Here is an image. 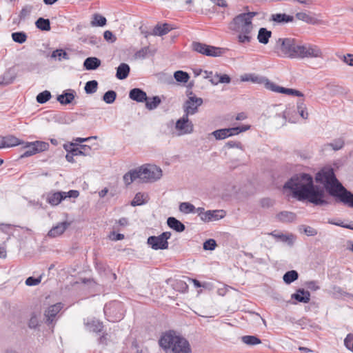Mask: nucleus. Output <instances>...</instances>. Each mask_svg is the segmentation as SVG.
I'll use <instances>...</instances> for the list:
<instances>
[{
	"label": "nucleus",
	"mask_w": 353,
	"mask_h": 353,
	"mask_svg": "<svg viewBox=\"0 0 353 353\" xmlns=\"http://www.w3.org/2000/svg\"><path fill=\"white\" fill-rule=\"evenodd\" d=\"M192 49L208 57H219L222 54V49L221 48L208 46L200 42H193L192 44Z\"/></svg>",
	"instance_id": "7"
},
{
	"label": "nucleus",
	"mask_w": 353,
	"mask_h": 353,
	"mask_svg": "<svg viewBox=\"0 0 353 353\" xmlns=\"http://www.w3.org/2000/svg\"><path fill=\"white\" fill-rule=\"evenodd\" d=\"M179 335L176 334L174 331L170 330L164 333L160 338L159 343L161 347H162L166 352H170L171 353L172 349L175 345L174 341L177 339Z\"/></svg>",
	"instance_id": "11"
},
{
	"label": "nucleus",
	"mask_w": 353,
	"mask_h": 353,
	"mask_svg": "<svg viewBox=\"0 0 353 353\" xmlns=\"http://www.w3.org/2000/svg\"><path fill=\"white\" fill-rule=\"evenodd\" d=\"M171 237V232H164L159 236L148 237L147 243L154 250H165L168 248V240Z\"/></svg>",
	"instance_id": "6"
},
{
	"label": "nucleus",
	"mask_w": 353,
	"mask_h": 353,
	"mask_svg": "<svg viewBox=\"0 0 353 353\" xmlns=\"http://www.w3.org/2000/svg\"><path fill=\"white\" fill-rule=\"evenodd\" d=\"M242 341L248 345H255L260 344L261 341L256 336L246 335L241 337Z\"/></svg>",
	"instance_id": "42"
},
{
	"label": "nucleus",
	"mask_w": 353,
	"mask_h": 353,
	"mask_svg": "<svg viewBox=\"0 0 353 353\" xmlns=\"http://www.w3.org/2000/svg\"><path fill=\"white\" fill-rule=\"evenodd\" d=\"M265 87L272 92H279L281 88V86L275 84L274 83L270 81L268 79L266 78V81L264 83Z\"/></svg>",
	"instance_id": "57"
},
{
	"label": "nucleus",
	"mask_w": 353,
	"mask_h": 353,
	"mask_svg": "<svg viewBox=\"0 0 353 353\" xmlns=\"http://www.w3.org/2000/svg\"><path fill=\"white\" fill-rule=\"evenodd\" d=\"M241 80L243 81H252L258 84H264L265 81H266V78L261 76L250 74L242 77Z\"/></svg>",
	"instance_id": "30"
},
{
	"label": "nucleus",
	"mask_w": 353,
	"mask_h": 353,
	"mask_svg": "<svg viewBox=\"0 0 353 353\" xmlns=\"http://www.w3.org/2000/svg\"><path fill=\"white\" fill-rule=\"evenodd\" d=\"M172 29V28L171 27V25L169 23H158L153 28L151 34L154 36H163L168 34Z\"/></svg>",
	"instance_id": "22"
},
{
	"label": "nucleus",
	"mask_w": 353,
	"mask_h": 353,
	"mask_svg": "<svg viewBox=\"0 0 353 353\" xmlns=\"http://www.w3.org/2000/svg\"><path fill=\"white\" fill-rule=\"evenodd\" d=\"M315 179L316 182L323 184L327 192L339 201L348 191L336 179L332 168L319 172Z\"/></svg>",
	"instance_id": "3"
},
{
	"label": "nucleus",
	"mask_w": 353,
	"mask_h": 353,
	"mask_svg": "<svg viewBox=\"0 0 353 353\" xmlns=\"http://www.w3.org/2000/svg\"><path fill=\"white\" fill-rule=\"evenodd\" d=\"M76 96V92L74 90H68L59 95L57 100L61 105H68L72 102Z\"/></svg>",
	"instance_id": "19"
},
{
	"label": "nucleus",
	"mask_w": 353,
	"mask_h": 353,
	"mask_svg": "<svg viewBox=\"0 0 353 353\" xmlns=\"http://www.w3.org/2000/svg\"><path fill=\"white\" fill-rule=\"evenodd\" d=\"M65 199H66L65 192H49L47 196V201L52 205H59Z\"/></svg>",
	"instance_id": "16"
},
{
	"label": "nucleus",
	"mask_w": 353,
	"mask_h": 353,
	"mask_svg": "<svg viewBox=\"0 0 353 353\" xmlns=\"http://www.w3.org/2000/svg\"><path fill=\"white\" fill-rule=\"evenodd\" d=\"M299 278V274L296 270H290L285 272L283 279L286 284H290Z\"/></svg>",
	"instance_id": "39"
},
{
	"label": "nucleus",
	"mask_w": 353,
	"mask_h": 353,
	"mask_svg": "<svg viewBox=\"0 0 353 353\" xmlns=\"http://www.w3.org/2000/svg\"><path fill=\"white\" fill-rule=\"evenodd\" d=\"M344 145V141L343 139L339 138L333 141V142L327 144V146L331 147L334 150H339Z\"/></svg>",
	"instance_id": "56"
},
{
	"label": "nucleus",
	"mask_w": 353,
	"mask_h": 353,
	"mask_svg": "<svg viewBox=\"0 0 353 353\" xmlns=\"http://www.w3.org/2000/svg\"><path fill=\"white\" fill-rule=\"evenodd\" d=\"M140 175L139 169L131 170L125 173L123 177V181L126 185H130L134 181L139 179Z\"/></svg>",
	"instance_id": "27"
},
{
	"label": "nucleus",
	"mask_w": 353,
	"mask_h": 353,
	"mask_svg": "<svg viewBox=\"0 0 353 353\" xmlns=\"http://www.w3.org/2000/svg\"><path fill=\"white\" fill-rule=\"evenodd\" d=\"M225 216L224 210H208L201 215V220L204 221H212L223 219Z\"/></svg>",
	"instance_id": "15"
},
{
	"label": "nucleus",
	"mask_w": 353,
	"mask_h": 353,
	"mask_svg": "<svg viewBox=\"0 0 353 353\" xmlns=\"http://www.w3.org/2000/svg\"><path fill=\"white\" fill-rule=\"evenodd\" d=\"M303 228L305 234L309 236H313L317 234V230L310 226L301 225Z\"/></svg>",
	"instance_id": "61"
},
{
	"label": "nucleus",
	"mask_w": 353,
	"mask_h": 353,
	"mask_svg": "<svg viewBox=\"0 0 353 353\" xmlns=\"http://www.w3.org/2000/svg\"><path fill=\"white\" fill-rule=\"evenodd\" d=\"M270 234L276 239H280L283 242H287L290 246L294 243V236L292 234L285 235L281 233L276 234L275 231L271 232Z\"/></svg>",
	"instance_id": "34"
},
{
	"label": "nucleus",
	"mask_w": 353,
	"mask_h": 353,
	"mask_svg": "<svg viewBox=\"0 0 353 353\" xmlns=\"http://www.w3.org/2000/svg\"><path fill=\"white\" fill-rule=\"evenodd\" d=\"M17 77V74L12 68H9L0 77V85H8L13 83Z\"/></svg>",
	"instance_id": "21"
},
{
	"label": "nucleus",
	"mask_w": 353,
	"mask_h": 353,
	"mask_svg": "<svg viewBox=\"0 0 353 353\" xmlns=\"http://www.w3.org/2000/svg\"><path fill=\"white\" fill-rule=\"evenodd\" d=\"M175 129L177 131L176 136L191 134L194 131V125L186 115H183L175 123Z\"/></svg>",
	"instance_id": "8"
},
{
	"label": "nucleus",
	"mask_w": 353,
	"mask_h": 353,
	"mask_svg": "<svg viewBox=\"0 0 353 353\" xmlns=\"http://www.w3.org/2000/svg\"><path fill=\"white\" fill-rule=\"evenodd\" d=\"M63 148L67 152H72L73 154L82 156H91L92 148L87 145H78L76 143H68L63 145Z\"/></svg>",
	"instance_id": "10"
},
{
	"label": "nucleus",
	"mask_w": 353,
	"mask_h": 353,
	"mask_svg": "<svg viewBox=\"0 0 353 353\" xmlns=\"http://www.w3.org/2000/svg\"><path fill=\"white\" fill-rule=\"evenodd\" d=\"M296 17L299 20L305 21L309 24L314 25V24H316L318 23V19H316V18H314L312 16H310L309 14H307L305 12H297L296 14Z\"/></svg>",
	"instance_id": "36"
},
{
	"label": "nucleus",
	"mask_w": 353,
	"mask_h": 353,
	"mask_svg": "<svg viewBox=\"0 0 353 353\" xmlns=\"http://www.w3.org/2000/svg\"><path fill=\"white\" fill-rule=\"evenodd\" d=\"M39 325V317L34 312L32 313L30 319H29L28 325L30 329H35Z\"/></svg>",
	"instance_id": "55"
},
{
	"label": "nucleus",
	"mask_w": 353,
	"mask_h": 353,
	"mask_svg": "<svg viewBox=\"0 0 353 353\" xmlns=\"http://www.w3.org/2000/svg\"><path fill=\"white\" fill-rule=\"evenodd\" d=\"M296 108L297 111L299 115L304 119H307L308 118V112L307 111L306 105L304 103L303 99H299L296 102Z\"/></svg>",
	"instance_id": "38"
},
{
	"label": "nucleus",
	"mask_w": 353,
	"mask_h": 353,
	"mask_svg": "<svg viewBox=\"0 0 353 353\" xmlns=\"http://www.w3.org/2000/svg\"><path fill=\"white\" fill-rule=\"evenodd\" d=\"M333 293L336 297H339V296H350V294L344 290L340 287L334 286L333 288Z\"/></svg>",
	"instance_id": "62"
},
{
	"label": "nucleus",
	"mask_w": 353,
	"mask_h": 353,
	"mask_svg": "<svg viewBox=\"0 0 353 353\" xmlns=\"http://www.w3.org/2000/svg\"><path fill=\"white\" fill-rule=\"evenodd\" d=\"M116 98L117 93L114 90H108L103 96V100L108 104L113 103Z\"/></svg>",
	"instance_id": "48"
},
{
	"label": "nucleus",
	"mask_w": 353,
	"mask_h": 353,
	"mask_svg": "<svg viewBox=\"0 0 353 353\" xmlns=\"http://www.w3.org/2000/svg\"><path fill=\"white\" fill-rule=\"evenodd\" d=\"M69 225L70 223L67 221L59 223L56 226L52 228L48 232V235L50 237H57L62 234Z\"/></svg>",
	"instance_id": "20"
},
{
	"label": "nucleus",
	"mask_w": 353,
	"mask_h": 353,
	"mask_svg": "<svg viewBox=\"0 0 353 353\" xmlns=\"http://www.w3.org/2000/svg\"><path fill=\"white\" fill-rule=\"evenodd\" d=\"M340 202L349 207L353 208V194L348 190L344 196H342Z\"/></svg>",
	"instance_id": "52"
},
{
	"label": "nucleus",
	"mask_w": 353,
	"mask_h": 353,
	"mask_svg": "<svg viewBox=\"0 0 353 353\" xmlns=\"http://www.w3.org/2000/svg\"><path fill=\"white\" fill-rule=\"evenodd\" d=\"M283 188L290 190L293 196L299 201L307 200L316 205L327 204L324 199V190L314 185L313 178L309 174L301 173L294 175L285 183Z\"/></svg>",
	"instance_id": "1"
},
{
	"label": "nucleus",
	"mask_w": 353,
	"mask_h": 353,
	"mask_svg": "<svg viewBox=\"0 0 353 353\" xmlns=\"http://www.w3.org/2000/svg\"><path fill=\"white\" fill-rule=\"evenodd\" d=\"M256 15V12L241 13L229 23V28L239 34L237 38L239 43H248L251 41V33L254 29L252 19Z\"/></svg>",
	"instance_id": "2"
},
{
	"label": "nucleus",
	"mask_w": 353,
	"mask_h": 353,
	"mask_svg": "<svg viewBox=\"0 0 353 353\" xmlns=\"http://www.w3.org/2000/svg\"><path fill=\"white\" fill-rule=\"evenodd\" d=\"M271 20L278 23H285L293 21L294 17L292 16L288 15L284 13H278L272 14Z\"/></svg>",
	"instance_id": "28"
},
{
	"label": "nucleus",
	"mask_w": 353,
	"mask_h": 353,
	"mask_svg": "<svg viewBox=\"0 0 353 353\" xmlns=\"http://www.w3.org/2000/svg\"><path fill=\"white\" fill-rule=\"evenodd\" d=\"M195 210V207L188 202H183L179 205V210L184 214L193 213Z\"/></svg>",
	"instance_id": "47"
},
{
	"label": "nucleus",
	"mask_w": 353,
	"mask_h": 353,
	"mask_svg": "<svg viewBox=\"0 0 353 353\" xmlns=\"http://www.w3.org/2000/svg\"><path fill=\"white\" fill-rule=\"evenodd\" d=\"M147 199L148 195L141 192H138L135 194L130 204L132 206L141 205L147 202Z\"/></svg>",
	"instance_id": "35"
},
{
	"label": "nucleus",
	"mask_w": 353,
	"mask_h": 353,
	"mask_svg": "<svg viewBox=\"0 0 353 353\" xmlns=\"http://www.w3.org/2000/svg\"><path fill=\"white\" fill-rule=\"evenodd\" d=\"M353 343V334H348L344 339V345L347 349L351 351V347Z\"/></svg>",
	"instance_id": "64"
},
{
	"label": "nucleus",
	"mask_w": 353,
	"mask_h": 353,
	"mask_svg": "<svg viewBox=\"0 0 353 353\" xmlns=\"http://www.w3.org/2000/svg\"><path fill=\"white\" fill-rule=\"evenodd\" d=\"M129 97L133 101L139 103L145 102L148 97L145 91L141 88H133L129 92Z\"/></svg>",
	"instance_id": "17"
},
{
	"label": "nucleus",
	"mask_w": 353,
	"mask_h": 353,
	"mask_svg": "<svg viewBox=\"0 0 353 353\" xmlns=\"http://www.w3.org/2000/svg\"><path fill=\"white\" fill-rule=\"evenodd\" d=\"M32 6L30 5H26V6H24L19 13V17L20 19H25L28 16H29L32 10Z\"/></svg>",
	"instance_id": "58"
},
{
	"label": "nucleus",
	"mask_w": 353,
	"mask_h": 353,
	"mask_svg": "<svg viewBox=\"0 0 353 353\" xmlns=\"http://www.w3.org/2000/svg\"><path fill=\"white\" fill-rule=\"evenodd\" d=\"M276 219L282 223H292L296 219L295 213L289 211H282L276 214Z\"/></svg>",
	"instance_id": "23"
},
{
	"label": "nucleus",
	"mask_w": 353,
	"mask_h": 353,
	"mask_svg": "<svg viewBox=\"0 0 353 353\" xmlns=\"http://www.w3.org/2000/svg\"><path fill=\"white\" fill-rule=\"evenodd\" d=\"M279 93L285 94L288 95H294L300 97H303L304 96L303 94L299 90L292 88H286L283 87H281Z\"/></svg>",
	"instance_id": "50"
},
{
	"label": "nucleus",
	"mask_w": 353,
	"mask_h": 353,
	"mask_svg": "<svg viewBox=\"0 0 353 353\" xmlns=\"http://www.w3.org/2000/svg\"><path fill=\"white\" fill-rule=\"evenodd\" d=\"M149 52V48L145 47L135 53V57L137 59H144Z\"/></svg>",
	"instance_id": "63"
},
{
	"label": "nucleus",
	"mask_w": 353,
	"mask_h": 353,
	"mask_svg": "<svg viewBox=\"0 0 353 353\" xmlns=\"http://www.w3.org/2000/svg\"><path fill=\"white\" fill-rule=\"evenodd\" d=\"M203 104V99L195 96H190L183 105L184 115L189 117L198 112V108Z\"/></svg>",
	"instance_id": "9"
},
{
	"label": "nucleus",
	"mask_w": 353,
	"mask_h": 353,
	"mask_svg": "<svg viewBox=\"0 0 353 353\" xmlns=\"http://www.w3.org/2000/svg\"><path fill=\"white\" fill-rule=\"evenodd\" d=\"M168 225L178 232H182L185 227L183 223L174 217L170 216L167 219Z\"/></svg>",
	"instance_id": "26"
},
{
	"label": "nucleus",
	"mask_w": 353,
	"mask_h": 353,
	"mask_svg": "<svg viewBox=\"0 0 353 353\" xmlns=\"http://www.w3.org/2000/svg\"><path fill=\"white\" fill-rule=\"evenodd\" d=\"M291 298L297 302L307 303L310 301V293L304 289L299 288L292 294Z\"/></svg>",
	"instance_id": "18"
},
{
	"label": "nucleus",
	"mask_w": 353,
	"mask_h": 353,
	"mask_svg": "<svg viewBox=\"0 0 353 353\" xmlns=\"http://www.w3.org/2000/svg\"><path fill=\"white\" fill-rule=\"evenodd\" d=\"M139 179L142 182H152L155 181L162 176L161 169L152 164H145L139 168Z\"/></svg>",
	"instance_id": "5"
},
{
	"label": "nucleus",
	"mask_w": 353,
	"mask_h": 353,
	"mask_svg": "<svg viewBox=\"0 0 353 353\" xmlns=\"http://www.w3.org/2000/svg\"><path fill=\"white\" fill-rule=\"evenodd\" d=\"M87 326L88 327L90 331L96 333L101 332L103 327V323L99 321H92L91 322L87 323Z\"/></svg>",
	"instance_id": "44"
},
{
	"label": "nucleus",
	"mask_w": 353,
	"mask_h": 353,
	"mask_svg": "<svg viewBox=\"0 0 353 353\" xmlns=\"http://www.w3.org/2000/svg\"><path fill=\"white\" fill-rule=\"evenodd\" d=\"M107 20L105 17L99 14H94L92 15V20L91 21V26L93 27L99 26L103 27L106 24Z\"/></svg>",
	"instance_id": "37"
},
{
	"label": "nucleus",
	"mask_w": 353,
	"mask_h": 353,
	"mask_svg": "<svg viewBox=\"0 0 353 353\" xmlns=\"http://www.w3.org/2000/svg\"><path fill=\"white\" fill-rule=\"evenodd\" d=\"M101 61L99 59L90 57L85 59L83 62V67L87 70H97L101 65Z\"/></svg>",
	"instance_id": "24"
},
{
	"label": "nucleus",
	"mask_w": 353,
	"mask_h": 353,
	"mask_svg": "<svg viewBox=\"0 0 353 353\" xmlns=\"http://www.w3.org/2000/svg\"><path fill=\"white\" fill-rule=\"evenodd\" d=\"M145 102V108L149 110L156 109L161 102V99L158 96H154L152 98H148Z\"/></svg>",
	"instance_id": "33"
},
{
	"label": "nucleus",
	"mask_w": 353,
	"mask_h": 353,
	"mask_svg": "<svg viewBox=\"0 0 353 353\" xmlns=\"http://www.w3.org/2000/svg\"><path fill=\"white\" fill-rule=\"evenodd\" d=\"M24 148H25L26 150L21 155V158L28 157L32 156V155L38 153V152L36 151V148H34V146L32 145V142L26 143Z\"/></svg>",
	"instance_id": "43"
},
{
	"label": "nucleus",
	"mask_w": 353,
	"mask_h": 353,
	"mask_svg": "<svg viewBox=\"0 0 353 353\" xmlns=\"http://www.w3.org/2000/svg\"><path fill=\"white\" fill-rule=\"evenodd\" d=\"M51 98V93L50 91L45 90L42 92H40L37 96V101L39 103L43 104L46 103L48 100H50Z\"/></svg>",
	"instance_id": "49"
},
{
	"label": "nucleus",
	"mask_w": 353,
	"mask_h": 353,
	"mask_svg": "<svg viewBox=\"0 0 353 353\" xmlns=\"http://www.w3.org/2000/svg\"><path fill=\"white\" fill-rule=\"evenodd\" d=\"M272 32L268 30L265 28H261L259 30L257 39L259 43L263 44H267L269 42V39L271 37Z\"/></svg>",
	"instance_id": "29"
},
{
	"label": "nucleus",
	"mask_w": 353,
	"mask_h": 353,
	"mask_svg": "<svg viewBox=\"0 0 353 353\" xmlns=\"http://www.w3.org/2000/svg\"><path fill=\"white\" fill-rule=\"evenodd\" d=\"M61 309V303H58L54 305H50L45 311L44 315L46 318V322L48 324H50L54 321L57 314L60 312Z\"/></svg>",
	"instance_id": "14"
},
{
	"label": "nucleus",
	"mask_w": 353,
	"mask_h": 353,
	"mask_svg": "<svg viewBox=\"0 0 353 353\" xmlns=\"http://www.w3.org/2000/svg\"><path fill=\"white\" fill-rule=\"evenodd\" d=\"M212 134L216 139H224L230 137L228 128L215 130L212 132Z\"/></svg>",
	"instance_id": "53"
},
{
	"label": "nucleus",
	"mask_w": 353,
	"mask_h": 353,
	"mask_svg": "<svg viewBox=\"0 0 353 353\" xmlns=\"http://www.w3.org/2000/svg\"><path fill=\"white\" fill-rule=\"evenodd\" d=\"M12 39L14 42L22 44L27 40V35L24 32H15L12 33Z\"/></svg>",
	"instance_id": "46"
},
{
	"label": "nucleus",
	"mask_w": 353,
	"mask_h": 353,
	"mask_svg": "<svg viewBox=\"0 0 353 353\" xmlns=\"http://www.w3.org/2000/svg\"><path fill=\"white\" fill-rule=\"evenodd\" d=\"M300 48L296 40L292 38L279 39L276 43V49L281 55L290 58H297Z\"/></svg>",
	"instance_id": "4"
},
{
	"label": "nucleus",
	"mask_w": 353,
	"mask_h": 353,
	"mask_svg": "<svg viewBox=\"0 0 353 353\" xmlns=\"http://www.w3.org/2000/svg\"><path fill=\"white\" fill-rule=\"evenodd\" d=\"M130 71V66L127 63H122L117 68L116 77L118 79L123 80L128 77Z\"/></svg>",
	"instance_id": "25"
},
{
	"label": "nucleus",
	"mask_w": 353,
	"mask_h": 353,
	"mask_svg": "<svg viewBox=\"0 0 353 353\" xmlns=\"http://www.w3.org/2000/svg\"><path fill=\"white\" fill-rule=\"evenodd\" d=\"M298 57L297 58H305L312 57L316 58L322 56V52L321 49L316 46L312 45H304L300 46Z\"/></svg>",
	"instance_id": "12"
},
{
	"label": "nucleus",
	"mask_w": 353,
	"mask_h": 353,
	"mask_svg": "<svg viewBox=\"0 0 353 353\" xmlns=\"http://www.w3.org/2000/svg\"><path fill=\"white\" fill-rule=\"evenodd\" d=\"M41 276H39L38 278H35L33 276H29L26 280V284L28 286H34V285H37L41 283Z\"/></svg>",
	"instance_id": "60"
},
{
	"label": "nucleus",
	"mask_w": 353,
	"mask_h": 353,
	"mask_svg": "<svg viewBox=\"0 0 353 353\" xmlns=\"http://www.w3.org/2000/svg\"><path fill=\"white\" fill-rule=\"evenodd\" d=\"M3 139L6 148L16 146L21 143L18 138L12 135L3 137Z\"/></svg>",
	"instance_id": "40"
},
{
	"label": "nucleus",
	"mask_w": 353,
	"mask_h": 353,
	"mask_svg": "<svg viewBox=\"0 0 353 353\" xmlns=\"http://www.w3.org/2000/svg\"><path fill=\"white\" fill-rule=\"evenodd\" d=\"M172 349L171 353H191L192 350L188 341L184 337L179 335Z\"/></svg>",
	"instance_id": "13"
},
{
	"label": "nucleus",
	"mask_w": 353,
	"mask_h": 353,
	"mask_svg": "<svg viewBox=\"0 0 353 353\" xmlns=\"http://www.w3.org/2000/svg\"><path fill=\"white\" fill-rule=\"evenodd\" d=\"M250 128V125H245L239 127H234V128H228L230 134V137L238 134L241 132H245L246 130H249Z\"/></svg>",
	"instance_id": "51"
},
{
	"label": "nucleus",
	"mask_w": 353,
	"mask_h": 353,
	"mask_svg": "<svg viewBox=\"0 0 353 353\" xmlns=\"http://www.w3.org/2000/svg\"><path fill=\"white\" fill-rule=\"evenodd\" d=\"M32 145L36 148V151L38 152L46 151L49 148V144L47 142L41 141H36L34 142H32Z\"/></svg>",
	"instance_id": "54"
},
{
	"label": "nucleus",
	"mask_w": 353,
	"mask_h": 353,
	"mask_svg": "<svg viewBox=\"0 0 353 353\" xmlns=\"http://www.w3.org/2000/svg\"><path fill=\"white\" fill-rule=\"evenodd\" d=\"M36 27L42 31H49L51 29L50 21L48 19L39 17L35 22Z\"/></svg>",
	"instance_id": "31"
},
{
	"label": "nucleus",
	"mask_w": 353,
	"mask_h": 353,
	"mask_svg": "<svg viewBox=\"0 0 353 353\" xmlns=\"http://www.w3.org/2000/svg\"><path fill=\"white\" fill-rule=\"evenodd\" d=\"M216 246V241L213 239H208L203 243V249L205 250H214Z\"/></svg>",
	"instance_id": "59"
},
{
	"label": "nucleus",
	"mask_w": 353,
	"mask_h": 353,
	"mask_svg": "<svg viewBox=\"0 0 353 353\" xmlns=\"http://www.w3.org/2000/svg\"><path fill=\"white\" fill-rule=\"evenodd\" d=\"M51 58L54 60L61 61L62 60H68L70 57L68 54L63 49H57L51 54Z\"/></svg>",
	"instance_id": "32"
},
{
	"label": "nucleus",
	"mask_w": 353,
	"mask_h": 353,
	"mask_svg": "<svg viewBox=\"0 0 353 353\" xmlns=\"http://www.w3.org/2000/svg\"><path fill=\"white\" fill-rule=\"evenodd\" d=\"M98 88V82L96 80H91L85 83L84 90L87 94L94 93Z\"/></svg>",
	"instance_id": "45"
},
{
	"label": "nucleus",
	"mask_w": 353,
	"mask_h": 353,
	"mask_svg": "<svg viewBox=\"0 0 353 353\" xmlns=\"http://www.w3.org/2000/svg\"><path fill=\"white\" fill-rule=\"evenodd\" d=\"M174 77L175 80L178 82L187 83L190 79V75L186 72L182 70H177L174 72Z\"/></svg>",
	"instance_id": "41"
}]
</instances>
